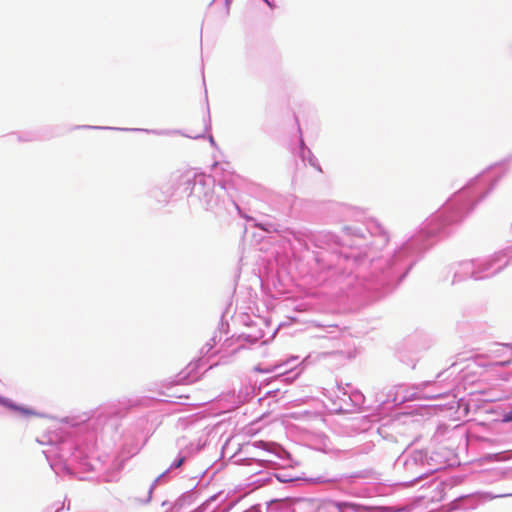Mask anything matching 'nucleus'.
Segmentation results:
<instances>
[{
  "label": "nucleus",
  "instance_id": "nucleus-1",
  "mask_svg": "<svg viewBox=\"0 0 512 512\" xmlns=\"http://www.w3.org/2000/svg\"><path fill=\"white\" fill-rule=\"evenodd\" d=\"M317 512H342V509L337 504L324 503L318 507Z\"/></svg>",
  "mask_w": 512,
  "mask_h": 512
},
{
  "label": "nucleus",
  "instance_id": "nucleus-2",
  "mask_svg": "<svg viewBox=\"0 0 512 512\" xmlns=\"http://www.w3.org/2000/svg\"><path fill=\"white\" fill-rule=\"evenodd\" d=\"M140 450L139 446L138 445H132L129 450H128V456L129 455H134L136 453H138V451Z\"/></svg>",
  "mask_w": 512,
  "mask_h": 512
},
{
  "label": "nucleus",
  "instance_id": "nucleus-3",
  "mask_svg": "<svg viewBox=\"0 0 512 512\" xmlns=\"http://www.w3.org/2000/svg\"><path fill=\"white\" fill-rule=\"evenodd\" d=\"M185 461V458L184 457H181L179 458L174 464H173V467L174 468H179L182 466V464L184 463Z\"/></svg>",
  "mask_w": 512,
  "mask_h": 512
},
{
  "label": "nucleus",
  "instance_id": "nucleus-4",
  "mask_svg": "<svg viewBox=\"0 0 512 512\" xmlns=\"http://www.w3.org/2000/svg\"><path fill=\"white\" fill-rule=\"evenodd\" d=\"M13 408L16 409V410H19V411H21L23 413H26V414H32L33 413L32 411H30L28 409H25V408H19V407H16V406H14Z\"/></svg>",
  "mask_w": 512,
  "mask_h": 512
},
{
  "label": "nucleus",
  "instance_id": "nucleus-5",
  "mask_svg": "<svg viewBox=\"0 0 512 512\" xmlns=\"http://www.w3.org/2000/svg\"><path fill=\"white\" fill-rule=\"evenodd\" d=\"M256 227H258V228H260V229H262V230H264V231H268V232H270V231H271L270 229L266 228V227H265L264 225H262V224H256Z\"/></svg>",
  "mask_w": 512,
  "mask_h": 512
},
{
  "label": "nucleus",
  "instance_id": "nucleus-6",
  "mask_svg": "<svg viewBox=\"0 0 512 512\" xmlns=\"http://www.w3.org/2000/svg\"><path fill=\"white\" fill-rule=\"evenodd\" d=\"M506 420L511 421L512 420V410L509 412V414L506 416Z\"/></svg>",
  "mask_w": 512,
  "mask_h": 512
},
{
  "label": "nucleus",
  "instance_id": "nucleus-7",
  "mask_svg": "<svg viewBox=\"0 0 512 512\" xmlns=\"http://www.w3.org/2000/svg\"><path fill=\"white\" fill-rule=\"evenodd\" d=\"M264 1L267 3V5H268L269 7L273 8V5L271 4V2H269L268 0H264Z\"/></svg>",
  "mask_w": 512,
  "mask_h": 512
}]
</instances>
